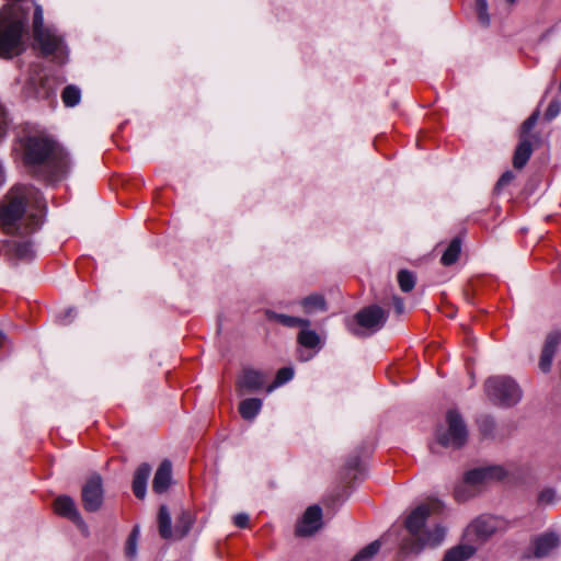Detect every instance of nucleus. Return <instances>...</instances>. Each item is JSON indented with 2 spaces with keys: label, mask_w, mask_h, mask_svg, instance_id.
I'll return each mask as SVG.
<instances>
[{
  "label": "nucleus",
  "mask_w": 561,
  "mask_h": 561,
  "mask_svg": "<svg viewBox=\"0 0 561 561\" xmlns=\"http://www.w3.org/2000/svg\"><path fill=\"white\" fill-rule=\"evenodd\" d=\"M46 208L42 193L32 185H16L0 207V225L7 233L26 236L39 229Z\"/></svg>",
  "instance_id": "1"
},
{
  "label": "nucleus",
  "mask_w": 561,
  "mask_h": 561,
  "mask_svg": "<svg viewBox=\"0 0 561 561\" xmlns=\"http://www.w3.org/2000/svg\"><path fill=\"white\" fill-rule=\"evenodd\" d=\"M24 162L38 178L48 182L59 180L70 168L68 152L54 139L31 136L24 144Z\"/></svg>",
  "instance_id": "2"
},
{
  "label": "nucleus",
  "mask_w": 561,
  "mask_h": 561,
  "mask_svg": "<svg viewBox=\"0 0 561 561\" xmlns=\"http://www.w3.org/2000/svg\"><path fill=\"white\" fill-rule=\"evenodd\" d=\"M16 2L0 11V56L11 58L24 49L23 36L27 33L30 8Z\"/></svg>",
  "instance_id": "3"
},
{
  "label": "nucleus",
  "mask_w": 561,
  "mask_h": 561,
  "mask_svg": "<svg viewBox=\"0 0 561 561\" xmlns=\"http://www.w3.org/2000/svg\"><path fill=\"white\" fill-rule=\"evenodd\" d=\"M33 35L44 55H51L59 64L66 61L68 53L64 41L54 28L44 27L43 9L39 4L34 9Z\"/></svg>",
  "instance_id": "4"
},
{
  "label": "nucleus",
  "mask_w": 561,
  "mask_h": 561,
  "mask_svg": "<svg viewBox=\"0 0 561 561\" xmlns=\"http://www.w3.org/2000/svg\"><path fill=\"white\" fill-rule=\"evenodd\" d=\"M484 391L495 405L511 408L523 398L519 385L508 376H493L485 380Z\"/></svg>",
  "instance_id": "5"
},
{
  "label": "nucleus",
  "mask_w": 561,
  "mask_h": 561,
  "mask_svg": "<svg viewBox=\"0 0 561 561\" xmlns=\"http://www.w3.org/2000/svg\"><path fill=\"white\" fill-rule=\"evenodd\" d=\"M59 82L39 65H33L30 76L23 87V95L27 99L50 100L56 96Z\"/></svg>",
  "instance_id": "6"
},
{
  "label": "nucleus",
  "mask_w": 561,
  "mask_h": 561,
  "mask_svg": "<svg viewBox=\"0 0 561 561\" xmlns=\"http://www.w3.org/2000/svg\"><path fill=\"white\" fill-rule=\"evenodd\" d=\"M387 318L388 313L381 307L371 305L355 313L348 330L356 336H367L379 331Z\"/></svg>",
  "instance_id": "7"
},
{
  "label": "nucleus",
  "mask_w": 561,
  "mask_h": 561,
  "mask_svg": "<svg viewBox=\"0 0 561 561\" xmlns=\"http://www.w3.org/2000/svg\"><path fill=\"white\" fill-rule=\"evenodd\" d=\"M438 443L444 447L460 448L468 438L467 425L461 415L449 410L446 414V427L440 426L436 433Z\"/></svg>",
  "instance_id": "8"
},
{
  "label": "nucleus",
  "mask_w": 561,
  "mask_h": 561,
  "mask_svg": "<svg viewBox=\"0 0 561 561\" xmlns=\"http://www.w3.org/2000/svg\"><path fill=\"white\" fill-rule=\"evenodd\" d=\"M443 508V503L439 500H431L416 506L411 514L407 517L405 527L409 531V537L402 541H410L416 539L422 527L425 525L426 519L433 513H438Z\"/></svg>",
  "instance_id": "9"
},
{
  "label": "nucleus",
  "mask_w": 561,
  "mask_h": 561,
  "mask_svg": "<svg viewBox=\"0 0 561 561\" xmlns=\"http://www.w3.org/2000/svg\"><path fill=\"white\" fill-rule=\"evenodd\" d=\"M446 536V528L437 525L434 529L425 531L422 536L410 541H402L400 545V553L403 556L417 554L425 547L435 548L439 546Z\"/></svg>",
  "instance_id": "10"
},
{
  "label": "nucleus",
  "mask_w": 561,
  "mask_h": 561,
  "mask_svg": "<svg viewBox=\"0 0 561 561\" xmlns=\"http://www.w3.org/2000/svg\"><path fill=\"white\" fill-rule=\"evenodd\" d=\"M83 508L87 512H98L104 499L103 479L99 473H92L81 490Z\"/></svg>",
  "instance_id": "11"
},
{
  "label": "nucleus",
  "mask_w": 561,
  "mask_h": 561,
  "mask_svg": "<svg viewBox=\"0 0 561 561\" xmlns=\"http://www.w3.org/2000/svg\"><path fill=\"white\" fill-rule=\"evenodd\" d=\"M505 470L500 466H488L467 471L463 479L472 483L480 491L482 485L492 480H501L505 477Z\"/></svg>",
  "instance_id": "12"
},
{
  "label": "nucleus",
  "mask_w": 561,
  "mask_h": 561,
  "mask_svg": "<svg viewBox=\"0 0 561 561\" xmlns=\"http://www.w3.org/2000/svg\"><path fill=\"white\" fill-rule=\"evenodd\" d=\"M322 526V510L319 505L309 506L296 526V535L308 537Z\"/></svg>",
  "instance_id": "13"
},
{
  "label": "nucleus",
  "mask_w": 561,
  "mask_h": 561,
  "mask_svg": "<svg viewBox=\"0 0 561 561\" xmlns=\"http://www.w3.org/2000/svg\"><path fill=\"white\" fill-rule=\"evenodd\" d=\"M265 383L266 377L263 373L252 368H244L237 381V388L239 394L242 396L260 391L264 388Z\"/></svg>",
  "instance_id": "14"
},
{
  "label": "nucleus",
  "mask_w": 561,
  "mask_h": 561,
  "mask_svg": "<svg viewBox=\"0 0 561 561\" xmlns=\"http://www.w3.org/2000/svg\"><path fill=\"white\" fill-rule=\"evenodd\" d=\"M560 344L561 330H552L551 332H549L546 337L539 360V368L541 369V371L548 373L550 370L553 356Z\"/></svg>",
  "instance_id": "15"
},
{
  "label": "nucleus",
  "mask_w": 561,
  "mask_h": 561,
  "mask_svg": "<svg viewBox=\"0 0 561 561\" xmlns=\"http://www.w3.org/2000/svg\"><path fill=\"white\" fill-rule=\"evenodd\" d=\"M55 512L60 516H64L70 519L72 523L78 525L79 527L87 528L85 523L83 522L75 501L68 495H60L54 502Z\"/></svg>",
  "instance_id": "16"
},
{
  "label": "nucleus",
  "mask_w": 561,
  "mask_h": 561,
  "mask_svg": "<svg viewBox=\"0 0 561 561\" xmlns=\"http://www.w3.org/2000/svg\"><path fill=\"white\" fill-rule=\"evenodd\" d=\"M172 479V463L170 460L164 459L158 467L153 481L152 489L156 493H164L171 483Z\"/></svg>",
  "instance_id": "17"
},
{
  "label": "nucleus",
  "mask_w": 561,
  "mask_h": 561,
  "mask_svg": "<svg viewBox=\"0 0 561 561\" xmlns=\"http://www.w3.org/2000/svg\"><path fill=\"white\" fill-rule=\"evenodd\" d=\"M151 473V466L142 462L135 471L133 479V492L137 499H145L147 492V482Z\"/></svg>",
  "instance_id": "18"
},
{
  "label": "nucleus",
  "mask_w": 561,
  "mask_h": 561,
  "mask_svg": "<svg viewBox=\"0 0 561 561\" xmlns=\"http://www.w3.org/2000/svg\"><path fill=\"white\" fill-rule=\"evenodd\" d=\"M5 251L11 256L20 261H31L35 256V251L31 241H8L5 243Z\"/></svg>",
  "instance_id": "19"
},
{
  "label": "nucleus",
  "mask_w": 561,
  "mask_h": 561,
  "mask_svg": "<svg viewBox=\"0 0 561 561\" xmlns=\"http://www.w3.org/2000/svg\"><path fill=\"white\" fill-rule=\"evenodd\" d=\"M559 545V538L554 534H543L534 540V556L536 558L548 557Z\"/></svg>",
  "instance_id": "20"
},
{
  "label": "nucleus",
  "mask_w": 561,
  "mask_h": 561,
  "mask_svg": "<svg viewBox=\"0 0 561 561\" xmlns=\"http://www.w3.org/2000/svg\"><path fill=\"white\" fill-rule=\"evenodd\" d=\"M397 530H389L387 534H385L380 539L375 540L360 549L351 561H371L373 558L377 554V552L381 548L382 542H387L392 536H396L398 538V534H396Z\"/></svg>",
  "instance_id": "21"
},
{
  "label": "nucleus",
  "mask_w": 561,
  "mask_h": 561,
  "mask_svg": "<svg viewBox=\"0 0 561 561\" xmlns=\"http://www.w3.org/2000/svg\"><path fill=\"white\" fill-rule=\"evenodd\" d=\"M264 314L267 320L276 321L287 328H296V327L301 328V327H310L311 325V322L309 319L288 316V314H284V313H277L271 309H265Z\"/></svg>",
  "instance_id": "22"
},
{
  "label": "nucleus",
  "mask_w": 561,
  "mask_h": 561,
  "mask_svg": "<svg viewBox=\"0 0 561 561\" xmlns=\"http://www.w3.org/2000/svg\"><path fill=\"white\" fill-rule=\"evenodd\" d=\"M297 342L305 348L309 350H320L321 348V340L319 334L311 330L310 327H301L300 331L297 335Z\"/></svg>",
  "instance_id": "23"
},
{
  "label": "nucleus",
  "mask_w": 561,
  "mask_h": 561,
  "mask_svg": "<svg viewBox=\"0 0 561 561\" xmlns=\"http://www.w3.org/2000/svg\"><path fill=\"white\" fill-rule=\"evenodd\" d=\"M263 402L259 398L244 399L239 404L240 415L248 421H252L256 417L262 409Z\"/></svg>",
  "instance_id": "24"
},
{
  "label": "nucleus",
  "mask_w": 561,
  "mask_h": 561,
  "mask_svg": "<svg viewBox=\"0 0 561 561\" xmlns=\"http://www.w3.org/2000/svg\"><path fill=\"white\" fill-rule=\"evenodd\" d=\"M533 152L530 141L524 137L519 141L513 158V164L516 169H522L526 165Z\"/></svg>",
  "instance_id": "25"
},
{
  "label": "nucleus",
  "mask_w": 561,
  "mask_h": 561,
  "mask_svg": "<svg viewBox=\"0 0 561 561\" xmlns=\"http://www.w3.org/2000/svg\"><path fill=\"white\" fill-rule=\"evenodd\" d=\"M301 307L304 308L306 313H314L317 311H325L327 302L322 295L320 294H311L300 301Z\"/></svg>",
  "instance_id": "26"
},
{
  "label": "nucleus",
  "mask_w": 561,
  "mask_h": 561,
  "mask_svg": "<svg viewBox=\"0 0 561 561\" xmlns=\"http://www.w3.org/2000/svg\"><path fill=\"white\" fill-rule=\"evenodd\" d=\"M476 549L470 545H459L449 549L443 561H466L473 556Z\"/></svg>",
  "instance_id": "27"
},
{
  "label": "nucleus",
  "mask_w": 561,
  "mask_h": 561,
  "mask_svg": "<svg viewBox=\"0 0 561 561\" xmlns=\"http://www.w3.org/2000/svg\"><path fill=\"white\" fill-rule=\"evenodd\" d=\"M159 534L163 539L172 536L171 514L165 505H161L158 513Z\"/></svg>",
  "instance_id": "28"
},
{
  "label": "nucleus",
  "mask_w": 561,
  "mask_h": 561,
  "mask_svg": "<svg viewBox=\"0 0 561 561\" xmlns=\"http://www.w3.org/2000/svg\"><path fill=\"white\" fill-rule=\"evenodd\" d=\"M461 252V240L459 237L454 238L442 255L440 262L445 266H450L457 262Z\"/></svg>",
  "instance_id": "29"
},
{
  "label": "nucleus",
  "mask_w": 561,
  "mask_h": 561,
  "mask_svg": "<svg viewBox=\"0 0 561 561\" xmlns=\"http://www.w3.org/2000/svg\"><path fill=\"white\" fill-rule=\"evenodd\" d=\"M480 491L477 490V488L470 483V482H467L466 479H462L456 486H455V490H454V496L456 499L457 502H466L468 501L469 499L473 497L474 495H477Z\"/></svg>",
  "instance_id": "30"
},
{
  "label": "nucleus",
  "mask_w": 561,
  "mask_h": 561,
  "mask_svg": "<svg viewBox=\"0 0 561 561\" xmlns=\"http://www.w3.org/2000/svg\"><path fill=\"white\" fill-rule=\"evenodd\" d=\"M194 524V518L190 512H182L175 525V535L178 538L185 537Z\"/></svg>",
  "instance_id": "31"
},
{
  "label": "nucleus",
  "mask_w": 561,
  "mask_h": 561,
  "mask_svg": "<svg viewBox=\"0 0 561 561\" xmlns=\"http://www.w3.org/2000/svg\"><path fill=\"white\" fill-rule=\"evenodd\" d=\"M61 99L67 107H73L78 105L81 100V91L77 85H67L61 93Z\"/></svg>",
  "instance_id": "32"
},
{
  "label": "nucleus",
  "mask_w": 561,
  "mask_h": 561,
  "mask_svg": "<svg viewBox=\"0 0 561 561\" xmlns=\"http://www.w3.org/2000/svg\"><path fill=\"white\" fill-rule=\"evenodd\" d=\"M139 527L135 526L130 534L128 535V538L125 543V556L129 560H135L137 557V546H138V539H139Z\"/></svg>",
  "instance_id": "33"
},
{
  "label": "nucleus",
  "mask_w": 561,
  "mask_h": 561,
  "mask_svg": "<svg viewBox=\"0 0 561 561\" xmlns=\"http://www.w3.org/2000/svg\"><path fill=\"white\" fill-rule=\"evenodd\" d=\"M471 528L473 529V531L482 537V538H486L489 536H491L494 530H495V526L492 525L488 519H485L484 517H479L477 518L472 524H471Z\"/></svg>",
  "instance_id": "34"
},
{
  "label": "nucleus",
  "mask_w": 561,
  "mask_h": 561,
  "mask_svg": "<svg viewBox=\"0 0 561 561\" xmlns=\"http://www.w3.org/2000/svg\"><path fill=\"white\" fill-rule=\"evenodd\" d=\"M398 283L402 291L409 293L415 286V276L407 270H401L398 273Z\"/></svg>",
  "instance_id": "35"
},
{
  "label": "nucleus",
  "mask_w": 561,
  "mask_h": 561,
  "mask_svg": "<svg viewBox=\"0 0 561 561\" xmlns=\"http://www.w3.org/2000/svg\"><path fill=\"white\" fill-rule=\"evenodd\" d=\"M294 377V369L291 367H283L280 368L275 377V381L273 385L267 387V392L273 391L275 387L282 386L285 382L291 380Z\"/></svg>",
  "instance_id": "36"
},
{
  "label": "nucleus",
  "mask_w": 561,
  "mask_h": 561,
  "mask_svg": "<svg viewBox=\"0 0 561 561\" xmlns=\"http://www.w3.org/2000/svg\"><path fill=\"white\" fill-rule=\"evenodd\" d=\"M560 112H561V101L553 100L550 102V104L545 113V118L547 121H552L560 114Z\"/></svg>",
  "instance_id": "37"
},
{
  "label": "nucleus",
  "mask_w": 561,
  "mask_h": 561,
  "mask_svg": "<svg viewBox=\"0 0 561 561\" xmlns=\"http://www.w3.org/2000/svg\"><path fill=\"white\" fill-rule=\"evenodd\" d=\"M539 117V112H534L522 125V134L523 136H526L530 133V130L535 127L537 124Z\"/></svg>",
  "instance_id": "38"
},
{
  "label": "nucleus",
  "mask_w": 561,
  "mask_h": 561,
  "mask_svg": "<svg viewBox=\"0 0 561 561\" xmlns=\"http://www.w3.org/2000/svg\"><path fill=\"white\" fill-rule=\"evenodd\" d=\"M359 467V458L357 456L352 457L346 462V474L353 479H356V472L358 471Z\"/></svg>",
  "instance_id": "39"
},
{
  "label": "nucleus",
  "mask_w": 561,
  "mask_h": 561,
  "mask_svg": "<svg viewBox=\"0 0 561 561\" xmlns=\"http://www.w3.org/2000/svg\"><path fill=\"white\" fill-rule=\"evenodd\" d=\"M480 428L483 432V434H490L494 428V421L490 416H483L480 420Z\"/></svg>",
  "instance_id": "40"
},
{
  "label": "nucleus",
  "mask_w": 561,
  "mask_h": 561,
  "mask_svg": "<svg viewBox=\"0 0 561 561\" xmlns=\"http://www.w3.org/2000/svg\"><path fill=\"white\" fill-rule=\"evenodd\" d=\"M8 126L7 113L3 105L0 103V139L4 137Z\"/></svg>",
  "instance_id": "41"
},
{
  "label": "nucleus",
  "mask_w": 561,
  "mask_h": 561,
  "mask_svg": "<svg viewBox=\"0 0 561 561\" xmlns=\"http://www.w3.org/2000/svg\"><path fill=\"white\" fill-rule=\"evenodd\" d=\"M233 523L239 528H245L249 525V515L245 513H239L233 517Z\"/></svg>",
  "instance_id": "42"
},
{
  "label": "nucleus",
  "mask_w": 561,
  "mask_h": 561,
  "mask_svg": "<svg viewBox=\"0 0 561 561\" xmlns=\"http://www.w3.org/2000/svg\"><path fill=\"white\" fill-rule=\"evenodd\" d=\"M554 499V491L551 489L543 490L539 494V501L541 503H550Z\"/></svg>",
  "instance_id": "43"
},
{
  "label": "nucleus",
  "mask_w": 561,
  "mask_h": 561,
  "mask_svg": "<svg viewBox=\"0 0 561 561\" xmlns=\"http://www.w3.org/2000/svg\"><path fill=\"white\" fill-rule=\"evenodd\" d=\"M514 179V174L513 172L511 171H506L505 173L502 174V176L499 179L497 183H496V186L497 187H501V186H505L507 185L508 183H511V181Z\"/></svg>",
  "instance_id": "44"
},
{
  "label": "nucleus",
  "mask_w": 561,
  "mask_h": 561,
  "mask_svg": "<svg viewBox=\"0 0 561 561\" xmlns=\"http://www.w3.org/2000/svg\"><path fill=\"white\" fill-rule=\"evenodd\" d=\"M393 306H394L396 312L398 314L403 313V311H404V301H403L402 298H400L398 296H394L393 297Z\"/></svg>",
  "instance_id": "45"
},
{
  "label": "nucleus",
  "mask_w": 561,
  "mask_h": 561,
  "mask_svg": "<svg viewBox=\"0 0 561 561\" xmlns=\"http://www.w3.org/2000/svg\"><path fill=\"white\" fill-rule=\"evenodd\" d=\"M478 13V19L479 21L483 24V25H489L490 23V16L488 14V11H481V12H477Z\"/></svg>",
  "instance_id": "46"
},
{
  "label": "nucleus",
  "mask_w": 561,
  "mask_h": 561,
  "mask_svg": "<svg viewBox=\"0 0 561 561\" xmlns=\"http://www.w3.org/2000/svg\"><path fill=\"white\" fill-rule=\"evenodd\" d=\"M476 9H477V12L488 11L486 0H476Z\"/></svg>",
  "instance_id": "47"
},
{
  "label": "nucleus",
  "mask_w": 561,
  "mask_h": 561,
  "mask_svg": "<svg viewBox=\"0 0 561 561\" xmlns=\"http://www.w3.org/2000/svg\"><path fill=\"white\" fill-rule=\"evenodd\" d=\"M73 312H75V310L72 308H69V309L66 310L65 317L61 320L64 324L70 323L71 318L73 317Z\"/></svg>",
  "instance_id": "48"
},
{
  "label": "nucleus",
  "mask_w": 561,
  "mask_h": 561,
  "mask_svg": "<svg viewBox=\"0 0 561 561\" xmlns=\"http://www.w3.org/2000/svg\"><path fill=\"white\" fill-rule=\"evenodd\" d=\"M4 181H5L4 172H3L2 164L0 163V187L4 184Z\"/></svg>",
  "instance_id": "49"
},
{
  "label": "nucleus",
  "mask_w": 561,
  "mask_h": 561,
  "mask_svg": "<svg viewBox=\"0 0 561 561\" xmlns=\"http://www.w3.org/2000/svg\"><path fill=\"white\" fill-rule=\"evenodd\" d=\"M7 340V335L0 332V347L2 346L3 341Z\"/></svg>",
  "instance_id": "50"
},
{
  "label": "nucleus",
  "mask_w": 561,
  "mask_h": 561,
  "mask_svg": "<svg viewBox=\"0 0 561 561\" xmlns=\"http://www.w3.org/2000/svg\"><path fill=\"white\" fill-rule=\"evenodd\" d=\"M310 358H311V355L306 356V357H301V360H309Z\"/></svg>",
  "instance_id": "51"
},
{
  "label": "nucleus",
  "mask_w": 561,
  "mask_h": 561,
  "mask_svg": "<svg viewBox=\"0 0 561 561\" xmlns=\"http://www.w3.org/2000/svg\"><path fill=\"white\" fill-rule=\"evenodd\" d=\"M508 3H513L515 2V0H506Z\"/></svg>",
  "instance_id": "52"
}]
</instances>
